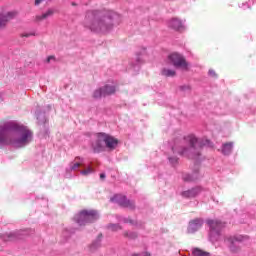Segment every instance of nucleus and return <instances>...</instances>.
<instances>
[{"instance_id":"nucleus-1","label":"nucleus","mask_w":256,"mask_h":256,"mask_svg":"<svg viewBox=\"0 0 256 256\" xmlns=\"http://www.w3.org/2000/svg\"><path fill=\"white\" fill-rule=\"evenodd\" d=\"M33 132L26 126L15 122H3L0 125V143L3 145H14V147H25L31 143Z\"/></svg>"},{"instance_id":"nucleus-2","label":"nucleus","mask_w":256,"mask_h":256,"mask_svg":"<svg viewBox=\"0 0 256 256\" xmlns=\"http://www.w3.org/2000/svg\"><path fill=\"white\" fill-rule=\"evenodd\" d=\"M85 25L89 27L91 31H109L113 27L111 18L101 17V14L97 11L88 12L85 18Z\"/></svg>"},{"instance_id":"nucleus-3","label":"nucleus","mask_w":256,"mask_h":256,"mask_svg":"<svg viewBox=\"0 0 256 256\" xmlns=\"http://www.w3.org/2000/svg\"><path fill=\"white\" fill-rule=\"evenodd\" d=\"M185 141L189 143L190 147L178 150L179 155H185L186 157H190V159H197L201 155L199 151V140L195 136H188L185 138Z\"/></svg>"},{"instance_id":"nucleus-4","label":"nucleus","mask_w":256,"mask_h":256,"mask_svg":"<svg viewBox=\"0 0 256 256\" xmlns=\"http://www.w3.org/2000/svg\"><path fill=\"white\" fill-rule=\"evenodd\" d=\"M97 219H99V213L96 210H82L74 217V221L78 225H87V223H93Z\"/></svg>"},{"instance_id":"nucleus-5","label":"nucleus","mask_w":256,"mask_h":256,"mask_svg":"<svg viewBox=\"0 0 256 256\" xmlns=\"http://www.w3.org/2000/svg\"><path fill=\"white\" fill-rule=\"evenodd\" d=\"M168 61L173 64L176 69H183L184 71L189 69V63L187 62V59H185L184 56L180 53L174 52L168 55Z\"/></svg>"},{"instance_id":"nucleus-6","label":"nucleus","mask_w":256,"mask_h":256,"mask_svg":"<svg viewBox=\"0 0 256 256\" xmlns=\"http://www.w3.org/2000/svg\"><path fill=\"white\" fill-rule=\"evenodd\" d=\"M110 201H112V203H117L120 207H125L126 209H135V202L127 199V197L121 194L114 195Z\"/></svg>"},{"instance_id":"nucleus-7","label":"nucleus","mask_w":256,"mask_h":256,"mask_svg":"<svg viewBox=\"0 0 256 256\" xmlns=\"http://www.w3.org/2000/svg\"><path fill=\"white\" fill-rule=\"evenodd\" d=\"M226 242L228 243V249L230 253H232L233 255H237V253H241V246L237 245V243H241V238L228 237L226 238Z\"/></svg>"},{"instance_id":"nucleus-8","label":"nucleus","mask_w":256,"mask_h":256,"mask_svg":"<svg viewBox=\"0 0 256 256\" xmlns=\"http://www.w3.org/2000/svg\"><path fill=\"white\" fill-rule=\"evenodd\" d=\"M100 141L105 143L107 149H115V147L119 145V140H117V138L106 133H100Z\"/></svg>"},{"instance_id":"nucleus-9","label":"nucleus","mask_w":256,"mask_h":256,"mask_svg":"<svg viewBox=\"0 0 256 256\" xmlns=\"http://www.w3.org/2000/svg\"><path fill=\"white\" fill-rule=\"evenodd\" d=\"M17 17V11H10L4 14H0V29L5 27L11 19H15Z\"/></svg>"},{"instance_id":"nucleus-10","label":"nucleus","mask_w":256,"mask_h":256,"mask_svg":"<svg viewBox=\"0 0 256 256\" xmlns=\"http://www.w3.org/2000/svg\"><path fill=\"white\" fill-rule=\"evenodd\" d=\"M207 225L210 227L211 231L214 233H219L225 224L219 220H207Z\"/></svg>"},{"instance_id":"nucleus-11","label":"nucleus","mask_w":256,"mask_h":256,"mask_svg":"<svg viewBox=\"0 0 256 256\" xmlns=\"http://www.w3.org/2000/svg\"><path fill=\"white\" fill-rule=\"evenodd\" d=\"M202 226H203V220L199 218L194 219L189 223L188 233H195V231H199V229H201Z\"/></svg>"},{"instance_id":"nucleus-12","label":"nucleus","mask_w":256,"mask_h":256,"mask_svg":"<svg viewBox=\"0 0 256 256\" xmlns=\"http://www.w3.org/2000/svg\"><path fill=\"white\" fill-rule=\"evenodd\" d=\"M199 193H201V187H195L190 190L182 192V197H184V199H193L197 197Z\"/></svg>"},{"instance_id":"nucleus-13","label":"nucleus","mask_w":256,"mask_h":256,"mask_svg":"<svg viewBox=\"0 0 256 256\" xmlns=\"http://www.w3.org/2000/svg\"><path fill=\"white\" fill-rule=\"evenodd\" d=\"M169 27L170 29H174V31H183V22L178 18H172L169 21Z\"/></svg>"},{"instance_id":"nucleus-14","label":"nucleus","mask_w":256,"mask_h":256,"mask_svg":"<svg viewBox=\"0 0 256 256\" xmlns=\"http://www.w3.org/2000/svg\"><path fill=\"white\" fill-rule=\"evenodd\" d=\"M103 140H101V133L98 134V139L95 143L92 144V149L94 153H101L105 146H103Z\"/></svg>"},{"instance_id":"nucleus-15","label":"nucleus","mask_w":256,"mask_h":256,"mask_svg":"<svg viewBox=\"0 0 256 256\" xmlns=\"http://www.w3.org/2000/svg\"><path fill=\"white\" fill-rule=\"evenodd\" d=\"M199 179V170H195L193 174H184L183 181L186 183H191L193 181H197Z\"/></svg>"},{"instance_id":"nucleus-16","label":"nucleus","mask_w":256,"mask_h":256,"mask_svg":"<svg viewBox=\"0 0 256 256\" xmlns=\"http://www.w3.org/2000/svg\"><path fill=\"white\" fill-rule=\"evenodd\" d=\"M55 15V10L48 9L45 13L42 15H38L35 17V21H44V19H49V17H53Z\"/></svg>"},{"instance_id":"nucleus-17","label":"nucleus","mask_w":256,"mask_h":256,"mask_svg":"<svg viewBox=\"0 0 256 256\" xmlns=\"http://www.w3.org/2000/svg\"><path fill=\"white\" fill-rule=\"evenodd\" d=\"M102 91L104 93V97H107L109 95L115 94V91H117V88H115V86L113 85H105L104 87H102Z\"/></svg>"},{"instance_id":"nucleus-18","label":"nucleus","mask_w":256,"mask_h":256,"mask_svg":"<svg viewBox=\"0 0 256 256\" xmlns=\"http://www.w3.org/2000/svg\"><path fill=\"white\" fill-rule=\"evenodd\" d=\"M231 151H233V144L232 142H227L222 146V153L223 155H231Z\"/></svg>"},{"instance_id":"nucleus-19","label":"nucleus","mask_w":256,"mask_h":256,"mask_svg":"<svg viewBox=\"0 0 256 256\" xmlns=\"http://www.w3.org/2000/svg\"><path fill=\"white\" fill-rule=\"evenodd\" d=\"M192 255L193 256H211V254L209 252L204 251L200 248H193Z\"/></svg>"},{"instance_id":"nucleus-20","label":"nucleus","mask_w":256,"mask_h":256,"mask_svg":"<svg viewBox=\"0 0 256 256\" xmlns=\"http://www.w3.org/2000/svg\"><path fill=\"white\" fill-rule=\"evenodd\" d=\"M161 73L164 77H175V75H177L175 70H171L167 68L162 69Z\"/></svg>"},{"instance_id":"nucleus-21","label":"nucleus","mask_w":256,"mask_h":256,"mask_svg":"<svg viewBox=\"0 0 256 256\" xmlns=\"http://www.w3.org/2000/svg\"><path fill=\"white\" fill-rule=\"evenodd\" d=\"M81 161V162H76L74 164L71 165V170L75 171V169H79V167H81V165H83V159H81V157H76L75 161Z\"/></svg>"},{"instance_id":"nucleus-22","label":"nucleus","mask_w":256,"mask_h":256,"mask_svg":"<svg viewBox=\"0 0 256 256\" xmlns=\"http://www.w3.org/2000/svg\"><path fill=\"white\" fill-rule=\"evenodd\" d=\"M93 97H94V99H101V97H105V94H104V92H103V89L100 88V89L94 91Z\"/></svg>"},{"instance_id":"nucleus-23","label":"nucleus","mask_w":256,"mask_h":256,"mask_svg":"<svg viewBox=\"0 0 256 256\" xmlns=\"http://www.w3.org/2000/svg\"><path fill=\"white\" fill-rule=\"evenodd\" d=\"M108 229L110 231H121L122 228H121V225L119 224H109Z\"/></svg>"},{"instance_id":"nucleus-24","label":"nucleus","mask_w":256,"mask_h":256,"mask_svg":"<svg viewBox=\"0 0 256 256\" xmlns=\"http://www.w3.org/2000/svg\"><path fill=\"white\" fill-rule=\"evenodd\" d=\"M90 173H93V168L91 167H88L87 169L81 171L82 175H90Z\"/></svg>"},{"instance_id":"nucleus-25","label":"nucleus","mask_w":256,"mask_h":256,"mask_svg":"<svg viewBox=\"0 0 256 256\" xmlns=\"http://www.w3.org/2000/svg\"><path fill=\"white\" fill-rule=\"evenodd\" d=\"M169 161L172 165H175L177 164V162L179 161V159L177 157H172V158H169Z\"/></svg>"},{"instance_id":"nucleus-26","label":"nucleus","mask_w":256,"mask_h":256,"mask_svg":"<svg viewBox=\"0 0 256 256\" xmlns=\"http://www.w3.org/2000/svg\"><path fill=\"white\" fill-rule=\"evenodd\" d=\"M129 239H137V233H135V232H130Z\"/></svg>"},{"instance_id":"nucleus-27","label":"nucleus","mask_w":256,"mask_h":256,"mask_svg":"<svg viewBox=\"0 0 256 256\" xmlns=\"http://www.w3.org/2000/svg\"><path fill=\"white\" fill-rule=\"evenodd\" d=\"M209 75L211 77H217V73H215V70H209Z\"/></svg>"},{"instance_id":"nucleus-28","label":"nucleus","mask_w":256,"mask_h":256,"mask_svg":"<svg viewBox=\"0 0 256 256\" xmlns=\"http://www.w3.org/2000/svg\"><path fill=\"white\" fill-rule=\"evenodd\" d=\"M45 0H35V5H41Z\"/></svg>"},{"instance_id":"nucleus-29","label":"nucleus","mask_w":256,"mask_h":256,"mask_svg":"<svg viewBox=\"0 0 256 256\" xmlns=\"http://www.w3.org/2000/svg\"><path fill=\"white\" fill-rule=\"evenodd\" d=\"M52 59H55V56H49L48 58H47V63H51V60Z\"/></svg>"},{"instance_id":"nucleus-30","label":"nucleus","mask_w":256,"mask_h":256,"mask_svg":"<svg viewBox=\"0 0 256 256\" xmlns=\"http://www.w3.org/2000/svg\"><path fill=\"white\" fill-rule=\"evenodd\" d=\"M105 177H106V176H105V173H101V174H100V179L103 180V179H105Z\"/></svg>"},{"instance_id":"nucleus-31","label":"nucleus","mask_w":256,"mask_h":256,"mask_svg":"<svg viewBox=\"0 0 256 256\" xmlns=\"http://www.w3.org/2000/svg\"><path fill=\"white\" fill-rule=\"evenodd\" d=\"M130 234H131V233H129V232H124V237H128V238H129V237H130Z\"/></svg>"},{"instance_id":"nucleus-32","label":"nucleus","mask_w":256,"mask_h":256,"mask_svg":"<svg viewBox=\"0 0 256 256\" xmlns=\"http://www.w3.org/2000/svg\"><path fill=\"white\" fill-rule=\"evenodd\" d=\"M144 256H151V253L145 252V253H144Z\"/></svg>"},{"instance_id":"nucleus-33","label":"nucleus","mask_w":256,"mask_h":256,"mask_svg":"<svg viewBox=\"0 0 256 256\" xmlns=\"http://www.w3.org/2000/svg\"><path fill=\"white\" fill-rule=\"evenodd\" d=\"M132 256H140V254L134 253L132 254Z\"/></svg>"},{"instance_id":"nucleus-34","label":"nucleus","mask_w":256,"mask_h":256,"mask_svg":"<svg viewBox=\"0 0 256 256\" xmlns=\"http://www.w3.org/2000/svg\"><path fill=\"white\" fill-rule=\"evenodd\" d=\"M24 37H29V34H25Z\"/></svg>"}]
</instances>
